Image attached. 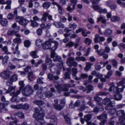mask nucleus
<instances>
[{
  "mask_svg": "<svg viewBox=\"0 0 125 125\" xmlns=\"http://www.w3.org/2000/svg\"><path fill=\"white\" fill-rule=\"evenodd\" d=\"M92 42V40L88 38H86L84 41V43L88 45H90Z\"/></svg>",
  "mask_w": 125,
  "mask_h": 125,
  "instance_id": "obj_34",
  "label": "nucleus"
},
{
  "mask_svg": "<svg viewBox=\"0 0 125 125\" xmlns=\"http://www.w3.org/2000/svg\"><path fill=\"white\" fill-rule=\"evenodd\" d=\"M15 88V86H10L8 88V90L5 89L4 90L5 91L6 93L8 94L11 92L12 90H14Z\"/></svg>",
  "mask_w": 125,
  "mask_h": 125,
  "instance_id": "obj_39",
  "label": "nucleus"
},
{
  "mask_svg": "<svg viewBox=\"0 0 125 125\" xmlns=\"http://www.w3.org/2000/svg\"><path fill=\"white\" fill-rule=\"evenodd\" d=\"M43 48L44 50L52 49L51 43L48 41H46L42 44Z\"/></svg>",
  "mask_w": 125,
  "mask_h": 125,
  "instance_id": "obj_10",
  "label": "nucleus"
},
{
  "mask_svg": "<svg viewBox=\"0 0 125 125\" xmlns=\"http://www.w3.org/2000/svg\"><path fill=\"white\" fill-rule=\"evenodd\" d=\"M44 115V114L42 111H41L38 114L34 113L33 115V117L36 120H43V119Z\"/></svg>",
  "mask_w": 125,
  "mask_h": 125,
  "instance_id": "obj_9",
  "label": "nucleus"
},
{
  "mask_svg": "<svg viewBox=\"0 0 125 125\" xmlns=\"http://www.w3.org/2000/svg\"><path fill=\"white\" fill-rule=\"evenodd\" d=\"M36 32L37 34L39 35H42V29L39 28L37 30Z\"/></svg>",
  "mask_w": 125,
  "mask_h": 125,
  "instance_id": "obj_64",
  "label": "nucleus"
},
{
  "mask_svg": "<svg viewBox=\"0 0 125 125\" xmlns=\"http://www.w3.org/2000/svg\"><path fill=\"white\" fill-rule=\"evenodd\" d=\"M19 84L20 85L19 88V90H18L16 92H14L10 94V95L12 96V97L10 99V101L12 102L18 101L15 99L14 97L17 96L20 94L21 90L24 86V83L23 82V81L20 82Z\"/></svg>",
  "mask_w": 125,
  "mask_h": 125,
  "instance_id": "obj_1",
  "label": "nucleus"
},
{
  "mask_svg": "<svg viewBox=\"0 0 125 125\" xmlns=\"http://www.w3.org/2000/svg\"><path fill=\"white\" fill-rule=\"evenodd\" d=\"M104 104L110 107H113L115 105V103L114 101H111L109 98H106L104 99L103 101Z\"/></svg>",
  "mask_w": 125,
  "mask_h": 125,
  "instance_id": "obj_5",
  "label": "nucleus"
},
{
  "mask_svg": "<svg viewBox=\"0 0 125 125\" xmlns=\"http://www.w3.org/2000/svg\"><path fill=\"white\" fill-rule=\"evenodd\" d=\"M71 70L70 69H69L68 70V72H66L64 74V79H70L71 77H70V75L69 73L70 71H71Z\"/></svg>",
  "mask_w": 125,
  "mask_h": 125,
  "instance_id": "obj_40",
  "label": "nucleus"
},
{
  "mask_svg": "<svg viewBox=\"0 0 125 125\" xmlns=\"http://www.w3.org/2000/svg\"><path fill=\"white\" fill-rule=\"evenodd\" d=\"M94 101L97 102L98 105H101V109L102 110H103L104 109V108L103 106H102V103H99V102L102 100V99L97 96H96L94 97Z\"/></svg>",
  "mask_w": 125,
  "mask_h": 125,
  "instance_id": "obj_14",
  "label": "nucleus"
},
{
  "mask_svg": "<svg viewBox=\"0 0 125 125\" xmlns=\"http://www.w3.org/2000/svg\"><path fill=\"white\" fill-rule=\"evenodd\" d=\"M0 23L2 26L6 27L8 25V21L7 19H1L0 20Z\"/></svg>",
  "mask_w": 125,
  "mask_h": 125,
  "instance_id": "obj_21",
  "label": "nucleus"
},
{
  "mask_svg": "<svg viewBox=\"0 0 125 125\" xmlns=\"http://www.w3.org/2000/svg\"><path fill=\"white\" fill-rule=\"evenodd\" d=\"M92 116L91 114L86 115L84 116V120L87 123V125H90V123L88 122L92 118Z\"/></svg>",
  "mask_w": 125,
  "mask_h": 125,
  "instance_id": "obj_19",
  "label": "nucleus"
},
{
  "mask_svg": "<svg viewBox=\"0 0 125 125\" xmlns=\"http://www.w3.org/2000/svg\"><path fill=\"white\" fill-rule=\"evenodd\" d=\"M53 107L55 109L58 110H61L63 108L60 104L59 105L58 104H53Z\"/></svg>",
  "mask_w": 125,
  "mask_h": 125,
  "instance_id": "obj_30",
  "label": "nucleus"
},
{
  "mask_svg": "<svg viewBox=\"0 0 125 125\" xmlns=\"http://www.w3.org/2000/svg\"><path fill=\"white\" fill-rule=\"evenodd\" d=\"M55 87L56 88L57 91L59 93L62 92H66L68 91V89L66 87H64L62 85H55Z\"/></svg>",
  "mask_w": 125,
  "mask_h": 125,
  "instance_id": "obj_6",
  "label": "nucleus"
},
{
  "mask_svg": "<svg viewBox=\"0 0 125 125\" xmlns=\"http://www.w3.org/2000/svg\"><path fill=\"white\" fill-rule=\"evenodd\" d=\"M72 71L73 72L72 75L73 78L75 79V78H77L76 77V74L77 73V70L75 68H73L72 69Z\"/></svg>",
  "mask_w": 125,
  "mask_h": 125,
  "instance_id": "obj_31",
  "label": "nucleus"
},
{
  "mask_svg": "<svg viewBox=\"0 0 125 125\" xmlns=\"http://www.w3.org/2000/svg\"><path fill=\"white\" fill-rule=\"evenodd\" d=\"M23 18L22 17L18 16L15 18V21L16 22H18L20 24V22H21V21L22 19Z\"/></svg>",
  "mask_w": 125,
  "mask_h": 125,
  "instance_id": "obj_46",
  "label": "nucleus"
},
{
  "mask_svg": "<svg viewBox=\"0 0 125 125\" xmlns=\"http://www.w3.org/2000/svg\"><path fill=\"white\" fill-rule=\"evenodd\" d=\"M74 58L72 57H69L67 58L66 61V63L70 67L72 66L76 67L78 65V63L75 61Z\"/></svg>",
  "mask_w": 125,
  "mask_h": 125,
  "instance_id": "obj_3",
  "label": "nucleus"
},
{
  "mask_svg": "<svg viewBox=\"0 0 125 125\" xmlns=\"http://www.w3.org/2000/svg\"><path fill=\"white\" fill-rule=\"evenodd\" d=\"M48 15V12H44L42 14L43 17L40 19L42 22L44 23L46 21L47 19V17Z\"/></svg>",
  "mask_w": 125,
  "mask_h": 125,
  "instance_id": "obj_20",
  "label": "nucleus"
},
{
  "mask_svg": "<svg viewBox=\"0 0 125 125\" xmlns=\"http://www.w3.org/2000/svg\"><path fill=\"white\" fill-rule=\"evenodd\" d=\"M88 77V75L85 73H82L81 74L80 76L79 77H77L75 78L76 80H78L82 79H84L87 78Z\"/></svg>",
  "mask_w": 125,
  "mask_h": 125,
  "instance_id": "obj_24",
  "label": "nucleus"
},
{
  "mask_svg": "<svg viewBox=\"0 0 125 125\" xmlns=\"http://www.w3.org/2000/svg\"><path fill=\"white\" fill-rule=\"evenodd\" d=\"M125 78L123 79L122 80L119 82L117 83V85L118 86L121 85L122 86L125 84Z\"/></svg>",
  "mask_w": 125,
  "mask_h": 125,
  "instance_id": "obj_44",
  "label": "nucleus"
},
{
  "mask_svg": "<svg viewBox=\"0 0 125 125\" xmlns=\"http://www.w3.org/2000/svg\"><path fill=\"white\" fill-rule=\"evenodd\" d=\"M87 88L89 91L87 92V93H89L91 91L93 90L94 89V87L91 85H89L87 86Z\"/></svg>",
  "mask_w": 125,
  "mask_h": 125,
  "instance_id": "obj_61",
  "label": "nucleus"
},
{
  "mask_svg": "<svg viewBox=\"0 0 125 125\" xmlns=\"http://www.w3.org/2000/svg\"><path fill=\"white\" fill-rule=\"evenodd\" d=\"M62 59L61 56L56 55L54 57V59H53V61L54 62L56 61H57L58 62H61V65L62 67L63 66V63L62 62Z\"/></svg>",
  "mask_w": 125,
  "mask_h": 125,
  "instance_id": "obj_16",
  "label": "nucleus"
},
{
  "mask_svg": "<svg viewBox=\"0 0 125 125\" xmlns=\"http://www.w3.org/2000/svg\"><path fill=\"white\" fill-rule=\"evenodd\" d=\"M57 7L58 8V10L59 13L61 14H63L64 12V10L63 8L60 5L58 6Z\"/></svg>",
  "mask_w": 125,
  "mask_h": 125,
  "instance_id": "obj_42",
  "label": "nucleus"
},
{
  "mask_svg": "<svg viewBox=\"0 0 125 125\" xmlns=\"http://www.w3.org/2000/svg\"><path fill=\"white\" fill-rule=\"evenodd\" d=\"M53 25L57 28H65L64 25L59 21H55L53 23Z\"/></svg>",
  "mask_w": 125,
  "mask_h": 125,
  "instance_id": "obj_17",
  "label": "nucleus"
},
{
  "mask_svg": "<svg viewBox=\"0 0 125 125\" xmlns=\"http://www.w3.org/2000/svg\"><path fill=\"white\" fill-rule=\"evenodd\" d=\"M51 3L50 2L47 1L44 2L43 4V8L45 9H48L51 5Z\"/></svg>",
  "mask_w": 125,
  "mask_h": 125,
  "instance_id": "obj_37",
  "label": "nucleus"
},
{
  "mask_svg": "<svg viewBox=\"0 0 125 125\" xmlns=\"http://www.w3.org/2000/svg\"><path fill=\"white\" fill-rule=\"evenodd\" d=\"M28 22L29 21L28 20L23 18L22 19L21 21V22H20V24L22 25L26 26Z\"/></svg>",
  "mask_w": 125,
  "mask_h": 125,
  "instance_id": "obj_36",
  "label": "nucleus"
},
{
  "mask_svg": "<svg viewBox=\"0 0 125 125\" xmlns=\"http://www.w3.org/2000/svg\"><path fill=\"white\" fill-rule=\"evenodd\" d=\"M38 120V121L36 123V125H42L44 124V122L43 120Z\"/></svg>",
  "mask_w": 125,
  "mask_h": 125,
  "instance_id": "obj_55",
  "label": "nucleus"
},
{
  "mask_svg": "<svg viewBox=\"0 0 125 125\" xmlns=\"http://www.w3.org/2000/svg\"><path fill=\"white\" fill-rule=\"evenodd\" d=\"M42 41L41 40L38 39L36 41V44L37 46H39L42 44Z\"/></svg>",
  "mask_w": 125,
  "mask_h": 125,
  "instance_id": "obj_56",
  "label": "nucleus"
},
{
  "mask_svg": "<svg viewBox=\"0 0 125 125\" xmlns=\"http://www.w3.org/2000/svg\"><path fill=\"white\" fill-rule=\"evenodd\" d=\"M96 52L98 53V55H102L104 52L103 49H101L100 50H98L96 51Z\"/></svg>",
  "mask_w": 125,
  "mask_h": 125,
  "instance_id": "obj_60",
  "label": "nucleus"
},
{
  "mask_svg": "<svg viewBox=\"0 0 125 125\" xmlns=\"http://www.w3.org/2000/svg\"><path fill=\"white\" fill-rule=\"evenodd\" d=\"M116 115L119 116L118 118L119 120H125V113L123 110H120L117 111Z\"/></svg>",
  "mask_w": 125,
  "mask_h": 125,
  "instance_id": "obj_8",
  "label": "nucleus"
},
{
  "mask_svg": "<svg viewBox=\"0 0 125 125\" xmlns=\"http://www.w3.org/2000/svg\"><path fill=\"white\" fill-rule=\"evenodd\" d=\"M113 71H109L107 73V75H105V77L106 79H109L110 77L113 74Z\"/></svg>",
  "mask_w": 125,
  "mask_h": 125,
  "instance_id": "obj_49",
  "label": "nucleus"
},
{
  "mask_svg": "<svg viewBox=\"0 0 125 125\" xmlns=\"http://www.w3.org/2000/svg\"><path fill=\"white\" fill-rule=\"evenodd\" d=\"M77 26V25L76 23H73V24H70L69 26V28H73V30L74 31Z\"/></svg>",
  "mask_w": 125,
  "mask_h": 125,
  "instance_id": "obj_48",
  "label": "nucleus"
},
{
  "mask_svg": "<svg viewBox=\"0 0 125 125\" xmlns=\"http://www.w3.org/2000/svg\"><path fill=\"white\" fill-rule=\"evenodd\" d=\"M105 40L104 37L101 36L98 34H96L94 35V40L95 43L104 42Z\"/></svg>",
  "mask_w": 125,
  "mask_h": 125,
  "instance_id": "obj_7",
  "label": "nucleus"
},
{
  "mask_svg": "<svg viewBox=\"0 0 125 125\" xmlns=\"http://www.w3.org/2000/svg\"><path fill=\"white\" fill-rule=\"evenodd\" d=\"M7 34L9 36L14 35L16 34V32L14 31L9 30L7 32Z\"/></svg>",
  "mask_w": 125,
  "mask_h": 125,
  "instance_id": "obj_57",
  "label": "nucleus"
},
{
  "mask_svg": "<svg viewBox=\"0 0 125 125\" xmlns=\"http://www.w3.org/2000/svg\"><path fill=\"white\" fill-rule=\"evenodd\" d=\"M46 97L49 98L52 95V94L50 91H48L45 93Z\"/></svg>",
  "mask_w": 125,
  "mask_h": 125,
  "instance_id": "obj_63",
  "label": "nucleus"
},
{
  "mask_svg": "<svg viewBox=\"0 0 125 125\" xmlns=\"http://www.w3.org/2000/svg\"><path fill=\"white\" fill-rule=\"evenodd\" d=\"M9 58V57L7 55L5 56L4 57L2 62V64L4 66H6L7 65Z\"/></svg>",
  "mask_w": 125,
  "mask_h": 125,
  "instance_id": "obj_25",
  "label": "nucleus"
},
{
  "mask_svg": "<svg viewBox=\"0 0 125 125\" xmlns=\"http://www.w3.org/2000/svg\"><path fill=\"white\" fill-rule=\"evenodd\" d=\"M13 82L16 81L18 80V76L16 74L13 75L10 78Z\"/></svg>",
  "mask_w": 125,
  "mask_h": 125,
  "instance_id": "obj_50",
  "label": "nucleus"
},
{
  "mask_svg": "<svg viewBox=\"0 0 125 125\" xmlns=\"http://www.w3.org/2000/svg\"><path fill=\"white\" fill-rule=\"evenodd\" d=\"M59 64V63H57L56 65L54 63H52L49 66V68L50 71L52 73H54L57 71L58 68L57 66Z\"/></svg>",
  "mask_w": 125,
  "mask_h": 125,
  "instance_id": "obj_11",
  "label": "nucleus"
},
{
  "mask_svg": "<svg viewBox=\"0 0 125 125\" xmlns=\"http://www.w3.org/2000/svg\"><path fill=\"white\" fill-rule=\"evenodd\" d=\"M14 115L17 116L20 118H24L25 117L24 114L21 111H19L14 113Z\"/></svg>",
  "mask_w": 125,
  "mask_h": 125,
  "instance_id": "obj_13",
  "label": "nucleus"
},
{
  "mask_svg": "<svg viewBox=\"0 0 125 125\" xmlns=\"http://www.w3.org/2000/svg\"><path fill=\"white\" fill-rule=\"evenodd\" d=\"M97 22H99L101 21V22L103 23H106V20L105 19L104 16H100L97 18Z\"/></svg>",
  "mask_w": 125,
  "mask_h": 125,
  "instance_id": "obj_29",
  "label": "nucleus"
},
{
  "mask_svg": "<svg viewBox=\"0 0 125 125\" xmlns=\"http://www.w3.org/2000/svg\"><path fill=\"white\" fill-rule=\"evenodd\" d=\"M19 48L18 45L16 46L15 48V51H14L13 53L14 54H16L17 57H19L21 55V53L18 50Z\"/></svg>",
  "mask_w": 125,
  "mask_h": 125,
  "instance_id": "obj_33",
  "label": "nucleus"
},
{
  "mask_svg": "<svg viewBox=\"0 0 125 125\" xmlns=\"http://www.w3.org/2000/svg\"><path fill=\"white\" fill-rule=\"evenodd\" d=\"M110 61L112 62V65L115 67H116L117 66V61L114 59L113 60H110Z\"/></svg>",
  "mask_w": 125,
  "mask_h": 125,
  "instance_id": "obj_52",
  "label": "nucleus"
},
{
  "mask_svg": "<svg viewBox=\"0 0 125 125\" xmlns=\"http://www.w3.org/2000/svg\"><path fill=\"white\" fill-rule=\"evenodd\" d=\"M120 17L117 16H113L111 18V21L113 22H116L120 20Z\"/></svg>",
  "mask_w": 125,
  "mask_h": 125,
  "instance_id": "obj_28",
  "label": "nucleus"
},
{
  "mask_svg": "<svg viewBox=\"0 0 125 125\" xmlns=\"http://www.w3.org/2000/svg\"><path fill=\"white\" fill-rule=\"evenodd\" d=\"M30 21L31 22V25L33 27H37L38 26V24L36 21L32 20H31Z\"/></svg>",
  "mask_w": 125,
  "mask_h": 125,
  "instance_id": "obj_47",
  "label": "nucleus"
},
{
  "mask_svg": "<svg viewBox=\"0 0 125 125\" xmlns=\"http://www.w3.org/2000/svg\"><path fill=\"white\" fill-rule=\"evenodd\" d=\"M11 107L12 108L15 109L17 110H22V104H20L16 105H12L11 106Z\"/></svg>",
  "mask_w": 125,
  "mask_h": 125,
  "instance_id": "obj_22",
  "label": "nucleus"
},
{
  "mask_svg": "<svg viewBox=\"0 0 125 125\" xmlns=\"http://www.w3.org/2000/svg\"><path fill=\"white\" fill-rule=\"evenodd\" d=\"M9 103V101H6L3 103H0V112H2V109L7 106Z\"/></svg>",
  "mask_w": 125,
  "mask_h": 125,
  "instance_id": "obj_23",
  "label": "nucleus"
},
{
  "mask_svg": "<svg viewBox=\"0 0 125 125\" xmlns=\"http://www.w3.org/2000/svg\"><path fill=\"white\" fill-rule=\"evenodd\" d=\"M20 8L21 9V10L23 13H24L26 12V8L21 6H19L18 7L16 8V10H18Z\"/></svg>",
  "mask_w": 125,
  "mask_h": 125,
  "instance_id": "obj_53",
  "label": "nucleus"
},
{
  "mask_svg": "<svg viewBox=\"0 0 125 125\" xmlns=\"http://www.w3.org/2000/svg\"><path fill=\"white\" fill-rule=\"evenodd\" d=\"M33 102L35 104L38 105L40 107H44L45 106V104L41 100H35L33 101Z\"/></svg>",
  "mask_w": 125,
  "mask_h": 125,
  "instance_id": "obj_12",
  "label": "nucleus"
},
{
  "mask_svg": "<svg viewBox=\"0 0 125 125\" xmlns=\"http://www.w3.org/2000/svg\"><path fill=\"white\" fill-rule=\"evenodd\" d=\"M113 89V92L114 93H118L117 91V86H115L114 85H113L111 86L109 89V91L110 92H111L112 91V90Z\"/></svg>",
  "mask_w": 125,
  "mask_h": 125,
  "instance_id": "obj_27",
  "label": "nucleus"
},
{
  "mask_svg": "<svg viewBox=\"0 0 125 125\" xmlns=\"http://www.w3.org/2000/svg\"><path fill=\"white\" fill-rule=\"evenodd\" d=\"M24 46L26 47H29L30 45V42L28 40L25 41L24 42Z\"/></svg>",
  "mask_w": 125,
  "mask_h": 125,
  "instance_id": "obj_59",
  "label": "nucleus"
},
{
  "mask_svg": "<svg viewBox=\"0 0 125 125\" xmlns=\"http://www.w3.org/2000/svg\"><path fill=\"white\" fill-rule=\"evenodd\" d=\"M33 92L31 87L29 85L26 86L22 91V93L23 95L28 96L32 94Z\"/></svg>",
  "mask_w": 125,
  "mask_h": 125,
  "instance_id": "obj_2",
  "label": "nucleus"
},
{
  "mask_svg": "<svg viewBox=\"0 0 125 125\" xmlns=\"http://www.w3.org/2000/svg\"><path fill=\"white\" fill-rule=\"evenodd\" d=\"M45 62L47 65H49L51 64L52 62V60L50 58H49L46 56V58L45 59Z\"/></svg>",
  "mask_w": 125,
  "mask_h": 125,
  "instance_id": "obj_54",
  "label": "nucleus"
},
{
  "mask_svg": "<svg viewBox=\"0 0 125 125\" xmlns=\"http://www.w3.org/2000/svg\"><path fill=\"white\" fill-rule=\"evenodd\" d=\"M93 65V64L90 63H87L86 65L84 68L85 70L88 71L91 68V66Z\"/></svg>",
  "mask_w": 125,
  "mask_h": 125,
  "instance_id": "obj_43",
  "label": "nucleus"
},
{
  "mask_svg": "<svg viewBox=\"0 0 125 125\" xmlns=\"http://www.w3.org/2000/svg\"><path fill=\"white\" fill-rule=\"evenodd\" d=\"M112 32V31L110 29H106L104 31V36L107 37L111 35Z\"/></svg>",
  "mask_w": 125,
  "mask_h": 125,
  "instance_id": "obj_26",
  "label": "nucleus"
},
{
  "mask_svg": "<svg viewBox=\"0 0 125 125\" xmlns=\"http://www.w3.org/2000/svg\"><path fill=\"white\" fill-rule=\"evenodd\" d=\"M30 55L33 58L39 57V56L37 54V51H32L30 52Z\"/></svg>",
  "mask_w": 125,
  "mask_h": 125,
  "instance_id": "obj_32",
  "label": "nucleus"
},
{
  "mask_svg": "<svg viewBox=\"0 0 125 125\" xmlns=\"http://www.w3.org/2000/svg\"><path fill=\"white\" fill-rule=\"evenodd\" d=\"M115 99L117 100H120L122 97V95L119 93H117L114 95Z\"/></svg>",
  "mask_w": 125,
  "mask_h": 125,
  "instance_id": "obj_41",
  "label": "nucleus"
},
{
  "mask_svg": "<svg viewBox=\"0 0 125 125\" xmlns=\"http://www.w3.org/2000/svg\"><path fill=\"white\" fill-rule=\"evenodd\" d=\"M75 106L76 107L80 106L81 105L80 101L79 100H77L74 103Z\"/></svg>",
  "mask_w": 125,
  "mask_h": 125,
  "instance_id": "obj_51",
  "label": "nucleus"
},
{
  "mask_svg": "<svg viewBox=\"0 0 125 125\" xmlns=\"http://www.w3.org/2000/svg\"><path fill=\"white\" fill-rule=\"evenodd\" d=\"M98 12L100 13H107V11L106 9H102L100 8V10L98 11Z\"/></svg>",
  "mask_w": 125,
  "mask_h": 125,
  "instance_id": "obj_62",
  "label": "nucleus"
},
{
  "mask_svg": "<svg viewBox=\"0 0 125 125\" xmlns=\"http://www.w3.org/2000/svg\"><path fill=\"white\" fill-rule=\"evenodd\" d=\"M57 118L55 117V115H53L50 118V122L54 125H57Z\"/></svg>",
  "mask_w": 125,
  "mask_h": 125,
  "instance_id": "obj_18",
  "label": "nucleus"
},
{
  "mask_svg": "<svg viewBox=\"0 0 125 125\" xmlns=\"http://www.w3.org/2000/svg\"><path fill=\"white\" fill-rule=\"evenodd\" d=\"M107 115L106 114H103L97 117V118L101 121L106 122L107 121Z\"/></svg>",
  "mask_w": 125,
  "mask_h": 125,
  "instance_id": "obj_15",
  "label": "nucleus"
},
{
  "mask_svg": "<svg viewBox=\"0 0 125 125\" xmlns=\"http://www.w3.org/2000/svg\"><path fill=\"white\" fill-rule=\"evenodd\" d=\"M64 119L66 122L68 124H71V123L70 118L67 116H64Z\"/></svg>",
  "mask_w": 125,
  "mask_h": 125,
  "instance_id": "obj_45",
  "label": "nucleus"
},
{
  "mask_svg": "<svg viewBox=\"0 0 125 125\" xmlns=\"http://www.w3.org/2000/svg\"><path fill=\"white\" fill-rule=\"evenodd\" d=\"M2 51L4 52V53L7 54H10L11 53L8 51V49L7 46H4L2 48Z\"/></svg>",
  "mask_w": 125,
  "mask_h": 125,
  "instance_id": "obj_38",
  "label": "nucleus"
},
{
  "mask_svg": "<svg viewBox=\"0 0 125 125\" xmlns=\"http://www.w3.org/2000/svg\"><path fill=\"white\" fill-rule=\"evenodd\" d=\"M43 78L42 77H40L37 79V82L39 83L43 84Z\"/></svg>",
  "mask_w": 125,
  "mask_h": 125,
  "instance_id": "obj_58",
  "label": "nucleus"
},
{
  "mask_svg": "<svg viewBox=\"0 0 125 125\" xmlns=\"http://www.w3.org/2000/svg\"><path fill=\"white\" fill-rule=\"evenodd\" d=\"M13 42L14 43H17V45L16 46H18L19 48V45L21 42V40L20 38H16L14 39L13 40Z\"/></svg>",
  "mask_w": 125,
  "mask_h": 125,
  "instance_id": "obj_35",
  "label": "nucleus"
},
{
  "mask_svg": "<svg viewBox=\"0 0 125 125\" xmlns=\"http://www.w3.org/2000/svg\"><path fill=\"white\" fill-rule=\"evenodd\" d=\"M10 76V72L8 69L3 71L0 73V77L4 79H8Z\"/></svg>",
  "mask_w": 125,
  "mask_h": 125,
  "instance_id": "obj_4",
  "label": "nucleus"
}]
</instances>
